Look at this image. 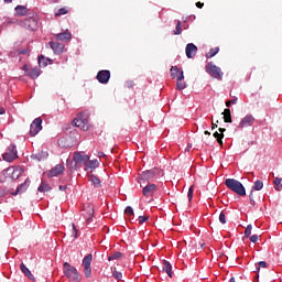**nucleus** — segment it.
Segmentation results:
<instances>
[{"mask_svg": "<svg viewBox=\"0 0 282 282\" xmlns=\"http://www.w3.org/2000/svg\"><path fill=\"white\" fill-rule=\"evenodd\" d=\"M63 272H64L65 276L68 279V281H72V282H80L83 279L80 276V272H78V269H76V267L69 264V262L64 263Z\"/></svg>", "mask_w": 282, "mask_h": 282, "instance_id": "obj_1", "label": "nucleus"}, {"mask_svg": "<svg viewBox=\"0 0 282 282\" xmlns=\"http://www.w3.org/2000/svg\"><path fill=\"white\" fill-rule=\"evenodd\" d=\"M225 185L229 191H232L236 193V195H240V197H245L246 195V187H243V184L241 182L235 180V178H227L225 181Z\"/></svg>", "mask_w": 282, "mask_h": 282, "instance_id": "obj_2", "label": "nucleus"}, {"mask_svg": "<svg viewBox=\"0 0 282 282\" xmlns=\"http://www.w3.org/2000/svg\"><path fill=\"white\" fill-rule=\"evenodd\" d=\"M205 69L207 74H209L212 78H216V80H221L224 78V72H221V68L213 63L207 64Z\"/></svg>", "mask_w": 282, "mask_h": 282, "instance_id": "obj_3", "label": "nucleus"}, {"mask_svg": "<svg viewBox=\"0 0 282 282\" xmlns=\"http://www.w3.org/2000/svg\"><path fill=\"white\" fill-rule=\"evenodd\" d=\"M23 174V169L21 167H8L7 170L2 171V175L9 180H19Z\"/></svg>", "mask_w": 282, "mask_h": 282, "instance_id": "obj_4", "label": "nucleus"}, {"mask_svg": "<svg viewBox=\"0 0 282 282\" xmlns=\"http://www.w3.org/2000/svg\"><path fill=\"white\" fill-rule=\"evenodd\" d=\"M19 158V154L17 152V145H9L6 153L2 154V159L4 162H14Z\"/></svg>", "mask_w": 282, "mask_h": 282, "instance_id": "obj_5", "label": "nucleus"}, {"mask_svg": "<svg viewBox=\"0 0 282 282\" xmlns=\"http://www.w3.org/2000/svg\"><path fill=\"white\" fill-rule=\"evenodd\" d=\"M43 119L36 118L30 126V135L34 138V135H37L41 129H43Z\"/></svg>", "mask_w": 282, "mask_h": 282, "instance_id": "obj_6", "label": "nucleus"}, {"mask_svg": "<svg viewBox=\"0 0 282 282\" xmlns=\"http://www.w3.org/2000/svg\"><path fill=\"white\" fill-rule=\"evenodd\" d=\"M155 173H158V169L142 172L139 177V184L142 186V182H151L155 177Z\"/></svg>", "mask_w": 282, "mask_h": 282, "instance_id": "obj_7", "label": "nucleus"}, {"mask_svg": "<svg viewBox=\"0 0 282 282\" xmlns=\"http://www.w3.org/2000/svg\"><path fill=\"white\" fill-rule=\"evenodd\" d=\"M23 70L25 76H29V78H32L34 80V78H39V76H41V69H39V67H28V64H25L23 66Z\"/></svg>", "mask_w": 282, "mask_h": 282, "instance_id": "obj_8", "label": "nucleus"}, {"mask_svg": "<svg viewBox=\"0 0 282 282\" xmlns=\"http://www.w3.org/2000/svg\"><path fill=\"white\" fill-rule=\"evenodd\" d=\"M98 83H100L101 85H107V83H109V79L111 78V72L104 69V70H99L97 73L96 76Z\"/></svg>", "mask_w": 282, "mask_h": 282, "instance_id": "obj_9", "label": "nucleus"}, {"mask_svg": "<svg viewBox=\"0 0 282 282\" xmlns=\"http://www.w3.org/2000/svg\"><path fill=\"white\" fill-rule=\"evenodd\" d=\"M73 161L75 164H87L89 162V155L85 154V152H75L73 155Z\"/></svg>", "mask_w": 282, "mask_h": 282, "instance_id": "obj_10", "label": "nucleus"}, {"mask_svg": "<svg viewBox=\"0 0 282 282\" xmlns=\"http://www.w3.org/2000/svg\"><path fill=\"white\" fill-rule=\"evenodd\" d=\"M155 193H158V185L153 183L145 185L142 189V195H144V197H153Z\"/></svg>", "mask_w": 282, "mask_h": 282, "instance_id": "obj_11", "label": "nucleus"}, {"mask_svg": "<svg viewBox=\"0 0 282 282\" xmlns=\"http://www.w3.org/2000/svg\"><path fill=\"white\" fill-rule=\"evenodd\" d=\"M254 124V117L252 115H247L238 124V129H243L246 127H252Z\"/></svg>", "mask_w": 282, "mask_h": 282, "instance_id": "obj_12", "label": "nucleus"}, {"mask_svg": "<svg viewBox=\"0 0 282 282\" xmlns=\"http://www.w3.org/2000/svg\"><path fill=\"white\" fill-rule=\"evenodd\" d=\"M185 54L187 58H195L197 54V46L193 43H188L185 47Z\"/></svg>", "mask_w": 282, "mask_h": 282, "instance_id": "obj_13", "label": "nucleus"}, {"mask_svg": "<svg viewBox=\"0 0 282 282\" xmlns=\"http://www.w3.org/2000/svg\"><path fill=\"white\" fill-rule=\"evenodd\" d=\"M64 171L65 165L57 164L48 172V177H58V175L63 174Z\"/></svg>", "mask_w": 282, "mask_h": 282, "instance_id": "obj_14", "label": "nucleus"}, {"mask_svg": "<svg viewBox=\"0 0 282 282\" xmlns=\"http://www.w3.org/2000/svg\"><path fill=\"white\" fill-rule=\"evenodd\" d=\"M23 25L24 28H26V30H36L39 22H36V19L34 18H28L23 21Z\"/></svg>", "mask_w": 282, "mask_h": 282, "instance_id": "obj_15", "label": "nucleus"}, {"mask_svg": "<svg viewBox=\"0 0 282 282\" xmlns=\"http://www.w3.org/2000/svg\"><path fill=\"white\" fill-rule=\"evenodd\" d=\"M29 186H30V178H26L24 183H22L17 187L15 192L11 193V195L17 196V195H20L21 193H25Z\"/></svg>", "mask_w": 282, "mask_h": 282, "instance_id": "obj_16", "label": "nucleus"}, {"mask_svg": "<svg viewBox=\"0 0 282 282\" xmlns=\"http://www.w3.org/2000/svg\"><path fill=\"white\" fill-rule=\"evenodd\" d=\"M48 45L55 54H63V50H65V45L63 43L50 42Z\"/></svg>", "mask_w": 282, "mask_h": 282, "instance_id": "obj_17", "label": "nucleus"}, {"mask_svg": "<svg viewBox=\"0 0 282 282\" xmlns=\"http://www.w3.org/2000/svg\"><path fill=\"white\" fill-rule=\"evenodd\" d=\"M162 270H163V272H166V274H167V276H170V279H173V265H171V262L163 260Z\"/></svg>", "mask_w": 282, "mask_h": 282, "instance_id": "obj_18", "label": "nucleus"}, {"mask_svg": "<svg viewBox=\"0 0 282 282\" xmlns=\"http://www.w3.org/2000/svg\"><path fill=\"white\" fill-rule=\"evenodd\" d=\"M20 270L22 272V274L26 275L28 279H30V281H34V274H32V271H30V269L25 265V263H21L20 264Z\"/></svg>", "mask_w": 282, "mask_h": 282, "instance_id": "obj_19", "label": "nucleus"}, {"mask_svg": "<svg viewBox=\"0 0 282 282\" xmlns=\"http://www.w3.org/2000/svg\"><path fill=\"white\" fill-rule=\"evenodd\" d=\"M74 127H78L82 131H89V124L84 123L79 118L73 120Z\"/></svg>", "mask_w": 282, "mask_h": 282, "instance_id": "obj_20", "label": "nucleus"}, {"mask_svg": "<svg viewBox=\"0 0 282 282\" xmlns=\"http://www.w3.org/2000/svg\"><path fill=\"white\" fill-rule=\"evenodd\" d=\"M93 259H94V256H91V253L85 256V258L83 259L82 265L84 268H91Z\"/></svg>", "mask_w": 282, "mask_h": 282, "instance_id": "obj_21", "label": "nucleus"}, {"mask_svg": "<svg viewBox=\"0 0 282 282\" xmlns=\"http://www.w3.org/2000/svg\"><path fill=\"white\" fill-rule=\"evenodd\" d=\"M15 14L17 17H25L28 14V8L24 6L15 7Z\"/></svg>", "mask_w": 282, "mask_h": 282, "instance_id": "obj_22", "label": "nucleus"}, {"mask_svg": "<svg viewBox=\"0 0 282 282\" xmlns=\"http://www.w3.org/2000/svg\"><path fill=\"white\" fill-rule=\"evenodd\" d=\"M37 63H39V66H40V67H47V63H52V59L46 58V57L43 56V55H40V56L37 57Z\"/></svg>", "mask_w": 282, "mask_h": 282, "instance_id": "obj_23", "label": "nucleus"}, {"mask_svg": "<svg viewBox=\"0 0 282 282\" xmlns=\"http://www.w3.org/2000/svg\"><path fill=\"white\" fill-rule=\"evenodd\" d=\"M57 41H69L72 39V33L69 32H63L56 34Z\"/></svg>", "mask_w": 282, "mask_h": 282, "instance_id": "obj_24", "label": "nucleus"}, {"mask_svg": "<svg viewBox=\"0 0 282 282\" xmlns=\"http://www.w3.org/2000/svg\"><path fill=\"white\" fill-rule=\"evenodd\" d=\"M223 115H224V122H227V123L232 122V115L230 113V109L226 108Z\"/></svg>", "mask_w": 282, "mask_h": 282, "instance_id": "obj_25", "label": "nucleus"}, {"mask_svg": "<svg viewBox=\"0 0 282 282\" xmlns=\"http://www.w3.org/2000/svg\"><path fill=\"white\" fill-rule=\"evenodd\" d=\"M37 191L40 193H50V191H52V187H50V184L42 182L41 185L37 187Z\"/></svg>", "mask_w": 282, "mask_h": 282, "instance_id": "obj_26", "label": "nucleus"}, {"mask_svg": "<svg viewBox=\"0 0 282 282\" xmlns=\"http://www.w3.org/2000/svg\"><path fill=\"white\" fill-rule=\"evenodd\" d=\"M100 165V162H98V160H91V161H88L86 163V171L87 169H98V166Z\"/></svg>", "mask_w": 282, "mask_h": 282, "instance_id": "obj_27", "label": "nucleus"}, {"mask_svg": "<svg viewBox=\"0 0 282 282\" xmlns=\"http://www.w3.org/2000/svg\"><path fill=\"white\" fill-rule=\"evenodd\" d=\"M219 54V46L210 48L209 52L206 54V58H213Z\"/></svg>", "mask_w": 282, "mask_h": 282, "instance_id": "obj_28", "label": "nucleus"}, {"mask_svg": "<svg viewBox=\"0 0 282 282\" xmlns=\"http://www.w3.org/2000/svg\"><path fill=\"white\" fill-rule=\"evenodd\" d=\"M89 182L94 184L97 188L100 187V178H98L96 175L88 176Z\"/></svg>", "mask_w": 282, "mask_h": 282, "instance_id": "obj_29", "label": "nucleus"}, {"mask_svg": "<svg viewBox=\"0 0 282 282\" xmlns=\"http://www.w3.org/2000/svg\"><path fill=\"white\" fill-rule=\"evenodd\" d=\"M214 138H216L218 144L220 147H224V133H219V132H214Z\"/></svg>", "mask_w": 282, "mask_h": 282, "instance_id": "obj_30", "label": "nucleus"}, {"mask_svg": "<svg viewBox=\"0 0 282 282\" xmlns=\"http://www.w3.org/2000/svg\"><path fill=\"white\" fill-rule=\"evenodd\" d=\"M263 188V182L262 181H256L253 186H252V192L253 191H261Z\"/></svg>", "mask_w": 282, "mask_h": 282, "instance_id": "obj_31", "label": "nucleus"}, {"mask_svg": "<svg viewBox=\"0 0 282 282\" xmlns=\"http://www.w3.org/2000/svg\"><path fill=\"white\" fill-rule=\"evenodd\" d=\"M65 14H69V9L67 8H61L57 10V12L55 13V17H63Z\"/></svg>", "mask_w": 282, "mask_h": 282, "instance_id": "obj_32", "label": "nucleus"}, {"mask_svg": "<svg viewBox=\"0 0 282 282\" xmlns=\"http://www.w3.org/2000/svg\"><path fill=\"white\" fill-rule=\"evenodd\" d=\"M181 74L180 68L177 66H172L171 68V76L172 78H177V76Z\"/></svg>", "mask_w": 282, "mask_h": 282, "instance_id": "obj_33", "label": "nucleus"}, {"mask_svg": "<svg viewBox=\"0 0 282 282\" xmlns=\"http://www.w3.org/2000/svg\"><path fill=\"white\" fill-rule=\"evenodd\" d=\"M273 184L276 186L275 191H282V178L275 177Z\"/></svg>", "mask_w": 282, "mask_h": 282, "instance_id": "obj_34", "label": "nucleus"}, {"mask_svg": "<svg viewBox=\"0 0 282 282\" xmlns=\"http://www.w3.org/2000/svg\"><path fill=\"white\" fill-rule=\"evenodd\" d=\"M120 257H122V252L117 251V252H115V253H112V254H110V256L108 257V261H113V260H116V259H120Z\"/></svg>", "mask_w": 282, "mask_h": 282, "instance_id": "obj_35", "label": "nucleus"}, {"mask_svg": "<svg viewBox=\"0 0 282 282\" xmlns=\"http://www.w3.org/2000/svg\"><path fill=\"white\" fill-rule=\"evenodd\" d=\"M77 118L84 123V124H89V120L87 119V116L85 113H78Z\"/></svg>", "mask_w": 282, "mask_h": 282, "instance_id": "obj_36", "label": "nucleus"}, {"mask_svg": "<svg viewBox=\"0 0 282 282\" xmlns=\"http://www.w3.org/2000/svg\"><path fill=\"white\" fill-rule=\"evenodd\" d=\"M84 274H85L86 279H90L91 278V267H84Z\"/></svg>", "mask_w": 282, "mask_h": 282, "instance_id": "obj_37", "label": "nucleus"}, {"mask_svg": "<svg viewBox=\"0 0 282 282\" xmlns=\"http://www.w3.org/2000/svg\"><path fill=\"white\" fill-rule=\"evenodd\" d=\"M252 235V225H248L246 230H245V238L248 239Z\"/></svg>", "mask_w": 282, "mask_h": 282, "instance_id": "obj_38", "label": "nucleus"}, {"mask_svg": "<svg viewBox=\"0 0 282 282\" xmlns=\"http://www.w3.org/2000/svg\"><path fill=\"white\" fill-rule=\"evenodd\" d=\"M112 276H113V279H116L117 281H122V272H120V271H113V272H112Z\"/></svg>", "mask_w": 282, "mask_h": 282, "instance_id": "obj_39", "label": "nucleus"}, {"mask_svg": "<svg viewBox=\"0 0 282 282\" xmlns=\"http://www.w3.org/2000/svg\"><path fill=\"white\" fill-rule=\"evenodd\" d=\"M174 34H175V35L182 34V21H178V22H177L176 29H175V31H174Z\"/></svg>", "mask_w": 282, "mask_h": 282, "instance_id": "obj_40", "label": "nucleus"}, {"mask_svg": "<svg viewBox=\"0 0 282 282\" xmlns=\"http://www.w3.org/2000/svg\"><path fill=\"white\" fill-rule=\"evenodd\" d=\"M124 214L128 215V217H133V207L131 206L126 207Z\"/></svg>", "mask_w": 282, "mask_h": 282, "instance_id": "obj_41", "label": "nucleus"}, {"mask_svg": "<svg viewBox=\"0 0 282 282\" xmlns=\"http://www.w3.org/2000/svg\"><path fill=\"white\" fill-rule=\"evenodd\" d=\"M195 192V188L191 186L187 192L188 202L193 200V193Z\"/></svg>", "mask_w": 282, "mask_h": 282, "instance_id": "obj_42", "label": "nucleus"}, {"mask_svg": "<svg viewBox=\"0 0 282 282\" xmlns=\"http://www.w3.org/2000/svg\"><path fill=\"white\" fill-rule=\"evenodd\" d=\"M176 89H178L180 91H182V89H186V83L177 82Z\"/></svg>", "mask_w": 282, "mask_h": 282, "instance_id": "obj_43", "label": "nucleus"}, {"mask_svg": "<svg viewBox=\"0 0 282 282\" xmlns=\"http://www.w3.org/2000/svg\"><path fill=\"white\" fill-rule=\"evenodd\" d=\"M73 231H72V236L74 237V239H78V229L76 228V225L73 224Z\"/></svg>", "mask_w": 282, "mask_h": 282, "instance_id": "obj_44", "label": "nucleus"}, {"mask_svg": "<svg viewBox=\"0 0 282 282\" xmlns=\"http://www.w3.org/2000/svg\"><path fill=\"white\" fill-rule=\"evenodd\" d=\"M261 268H268V263L265 261H260L258 263V267L256 268L257 272H259V270H261Z\"/></svg>", "mask_w": 282, "mask_h": 282, "instance_id": "obj_45", "label": "nucleus"}, {"mask_svg": "<svg viewBox=\"0 0 282 282\" xmlns=\"http://www.w3.org/2000/svg\"><path fill=\"white\" fill-rule=\"evenodd\" d=\"M219 221H220V224H226V213H224V212L220 213Z\"/></svg>", "mask_w": 282, "mask_h": 282, "instance_id": "obj_46", "label": "nucleus"}, {"mask_svg": "<svg viewBox=\"0 0 282 282\" xmlns=\"http://www.w3.org/2000/svg\"><path fill=\"white\" fill-rule=\"evenodd\" d=\"M139 224H144L145 221H149V216H139Z\"/></svg>", "mask_w": 282, "mask_h": 282, "instance_id": "obj_47", "label": "nucleus"}, {"mask_svg": "<svg viewBox=\"0 0 282 282\" xmlns=\"http://www.w3.org/2000/svg\"><path fill=\"white\" fill-rule=\"evenodd\" d=\"M250 241H251V243H257V241H259V236L258 235H252L250 237Z\"/></svg>", "mask_w": 282, "mask_h": 282, "instance_id": "obj_48", "label": "nucleus"}, {"mask_svg": "<svg viewBox=\"0 0 282 282\" xmlns=\"http://www.w3.org/2000/svg\"><path fill=\"white\" fill-rule=\"evenodd\" d=\"M6 195H8V191H6L3 187H0V197H6Z\"/></svg>", "mask_w": 282, "mask_h": 282, "instance_id": "obj_49", "label": "nucleus"}, {"mask_svg": "<svg viewBox=\"0 0 282 282\" xmlns=\"http://www.w3.org/2000/svg\"><path fill=\"white\" fill-rule=\"evenodd\" d=\"M31 159L32 160H37V162H41V154H32Z\"/></svg>", "mask_w": 282, "mask_h": 282, "instance_id": "obj_50", "label": "nucleus"}, {"mask_svg": "<svg viewBox=\"0 0 282 282\" xmlns=\"http://www.w3.org/2000/svg\"><path fill=\"white\" fill-rule=\"evenodd\" d=\"M249 199H250V204L252 205V206H256V202H254V197L252 196V191H251V193H250V195H249Z\"/></svg>", "mask_w": 282, "mask_h": 282, "instance_id": "obj_51", "label": "nucleus"}, {"mask_svg": "<svg viewBox=\"0 0 282 282\" xmlns=\"http://www.w3.org/2000/svg\"><path fill=\"white\" fill-rule=\"evenodd\" d=\"M57 143H58V147H62V148L67 147V145H65V139H59V140L57 141Z\"/></svg>", "mask_w": 282, "mask_h": 282, "instance_id": "obj_52", "label": "nucleus"}, {"mask_svg": "<svg viewBox=\"0 0 282 282\" xmlns=\"http://www.w3.org/2000/svg\"><path fill=\"white\" fill-rule=\"evenodd\" d=\"M177 82L181 83L184 78V72H181V74L178 76H176Z\"/></svg>", "mask_w": 282, "mask_h": 282, "instance_id": "obj_53", "label": "nucleus"}, {"mask_svg": "<svg viewBox=\"0 0 282 282\" xmlns=\"http://www.w3.org/2000/svg\"><path fill=\"white\" fill-rule=\"evenodd\" d=\"M196 8H199V9L204 8V2H200V1L196 2Z\"/></svg>", "mask_w": 282, "mask_h": 282, "instance_id": "obj_54", "label": "nucleus"}, {"mask_svg": "<svg viewBox=\"0 0 282 282\" xmlns=\"http://www.w3.org/2000/svg\"><path fill=\"white\" fill-rule=\"evenodd\" d=\"M20 54H30V48H25L20 51Z\"/></svg>", "mask_w": 282, "mask_h": 282, "instance_id": "obj_55", "label": "nucleus"}, {"mask_svg": "<svg viewBox=\"0 0 282 282\" xmlns=\"http://www.w3.org/2000/svg\"><path fill=\"white\" fill-rule=\"evenodd\" d=\"M218 131H219V133L224 134V133H226V128H219Z\"/></svg>", "mask_w": 282, "mask_h": 282, "instance_id": "obj_56", "label": "nucleus"}, {"mask_svg": "<svg viewBox=\"0 0 282 282\" xmlns=\"http://www.w3.org/2000/svg\"><path fill=\"white\" fill-rule=\"evenodd\" d=\"M59 191H67V186L59 185Z\"/></svg>", "mask_w": 282, "mask_h": 282, "instance_id": "obj_57", "label": "nucleus"}, {"mask_svg": "<svg viewBox=\"0 0 282 282\" xmlns=\"http://www.w3.org/2000/svg\"><path fill=\"white\" fill-rule=\"evenodd\" d=\"M230 105H232V101L231 100H227L226 101V107H230Z\"/></svg>", "mask_w": 282, "mask_h": 282, "instance_id": "obj_58", "label": "nucleus"}, {"mask_svg": "<svg viewBox=\"0 0 282 282\" xmlns=\"http://www.w3.org/2000/svg\"><path fill=\"white\" fill-rule=\"evenodd\" d=\"M232 105H237V97H234L232 100H230Z\"/></svg>", "mask_w": 282, "mask_h": 282, "instance_id": "obj_59", "label": "nucleus"}, {"mask_svg": "<svg viewBox=\"0 0 282 282\" xmlns=\"http://www.w3.org/2000/svg\"><path fill=\"white\" fill-rule=\"evenodd\" d=\"M3 113H6V109L0 107V116H3Z\"/></svg>", "mask_w": 282, "mask_h": 282, "instance_id": "obj_60", "label": "nucleus"}, {"mask_svg": "<svg viewBox=\"0 0 282 282\" xmlns=\"http://www.w3.org/2000/svg\"><path fill=\"white\" fill-rule=\"evenodd\" d=\"M98 158H105V152H99Z\"/></svg>", "mask_w": 282, "mask_h": 282, "instance_id": "obj_61", "label": "nucleus"}, {"mask_svg": "<svg viewBox=\"0 0 282 282\" xmlns=\"http://www.w3.org/2000/svg\"><path fill=\"white\" fill-rule=\"evenodd\" d=\"M212 129H217V123H212Z\"/></svg>", "mask_w": 282, "mask_h": 282, "instance_id": "obj_62", "label": "nucleus"}, {"mask_svg": "<svg viewBox=\"0 0 282 282\" xmlns=\"http://www.w3.org/2000/svg\"><path fill=\"white\" fill-rule=\"evenodd\" d=\"M204 133L205 135H210V132L208 130H206Z\"/></svg>", "mask_w": 282, "mask_h": 282, "instance_id": "obj_63", "label": "nucleus"}, {"mask_svg": "<svg viewBox=\"0 0 282 282\" xmlns=\"http://www.w3.org/2000/svg\"><path fill=\"white\" fill-rule=\"evenodd\" d=\"M229 282H235V278H231V279L229 280Z\"/></svg>", "mask_w": 282, "mask_h": 282, "instance_id": "obj_64", "label": "nucleus"}]
</instances>
